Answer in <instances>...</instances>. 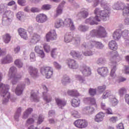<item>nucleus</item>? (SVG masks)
<instances>
[{
    "label": "nucleus",
    "mask_w": 129,
    "mask_h": 129,
    "mask_svg": "<svg viewBox=\"0 0 129 129\" xmlns=\"http://www.w3.org/2000/svg\"><path fill=\"white\" fill-rule=\"evenodd\" d=\"M101 7L104 9V10H101L100 9L97 8L94 10V14L96 16V20L98 22H100L101 20L103 22L108 21L109 20V12H110V8H109V5L105 0H100Z\"/></svg>",
    "instance_id": "f257e3e1"
},
{
    "label": "nucleus",
    "mask_w": 129,
    "mask_h": 129,
    "mask_svg": "<svg viewBox=\"0 0 129 129\" xmlns=\"http://www.w3.org/2000/svg\"><path fill=\"white\" fill-rule=\"evenodd\" d=\"M80 71L84 76H89V75H91V69L89 67L85 64L81 67Z\"/></svg>",
    "instance_id": "2eb2a0df"
},
{
    "label": "nucleus",
    "mask_w": 129,
    "mask_h": 129,
    "mask_svg": "<svg viewBox=\"0 0 129 129\" xmlns=\"http://www.w3.org/2000/svg\"><path fill=\"white\" fill-rule=\"evenodd\" d=\"M40 88L45 90V91L43 92V98L45 102L46 103L51 102V101H52V96H51V94L47 92V91H48L47 87H46L45 85H41L40 86Z\"/></svg>",
    "instance_id": "9d476101"
},
{
    "label": "nucleus",
    "mask_w": 129,
    "mask_h": 129,
    "mask_svg": "<svg viewBox=\"0 0 129 129\" xmlns=\"http://www.w3.org/2000/svg\"><path fill=\"white\" fill-rule=\"evenodd\" d=\"M55 100L58 107L61 109L64 107V106H65V105H66L67 102L64 100H62L59 98H56Z\"/></svg>",
    "instance_id": "a878e982"
},
{
    "label": "nucleus",
    "mask_w": 129,
    "mask_h": 129,
    "mask_svg": "<svg viewBox=\"0 0 129 129\" xmlns=\"http://www.w3.org/2000/svg\"><path fill=\"white\" fill-rule=\"evenodd\" d=\"M30 60L31 62H35V61H36V54L34 52H31L30 53Z\"/></svg>",
    "instance_id": "e2e57ef3"
},
{
    "label": "nucleus",
    "mask_w": 129,
    "mask_h": 129,
    "mask_svg": "<svg viewBox=\"0 0 129 129\" xmlns=\"http://www.w3.org/2000/svg\"><path fill=\"white\" fill-rule=\"evenodd\" d=\"M62 13H63V8H61V5H58L56 9V13L54 14V17L57 18V17H59V16L62 15Z\"/></svg>",
    "instance_id": "4c0bfd02"
},
{
    "label": "nucleus",
    "mask_w": 129,
    "mask_h": 129,
    "mask_svg": "<svg viewBox=\"0 0 129 129\" xmlns=\"http://www.w3.org/2000/svg\"><path fill=\"white\" fill-rule=\"evenodd\" d=\"M109 102L113 105V106H115L116 105H117L118 100H117L115 97V95H112V96L109 98Z\"/></svg>",
    "instance_id": "f704fd0d"
},
{
    "label": "nucleus",
    "mask_w": 129,
    "mask_h": 129,
    "mask_svg": "<svg viewBox=\"0 0 129 129\" xmlns=\"http://www.w3.org/2000/svg\"><path fill=\"white\" fill-rule=\"evenodd\" d=\"M9 77L12 80L13 85L17 84L18 80L21 79V76L19 75H17V68L13 66L9 69Z\"/></svg>",
    "instance_id": "0eeeda50"
},
{
    "label": "nucleus",
    "mask_w": 129,
    "mask_h": 129,
    "mask_svg": "<svg viewBox=\"0 0 129 129\" xmlns=\"http://www.w3.org/2000/svg\"><path fill=\"white\" fill-rule=\"evenodd\" d=\"M84 110H88L89 114H92L93 113H94V110H95L93 107H90V106L85 107Z\"/></svg>",
    "instance_id": "bf43d9fd"
},
{
    "label": "nucleus",
    "mask_w": 129,
    "mask_h": 129,
    "mask_svg": "<svg viewBox=\"0 0 129 129\" xmlns=\"http://www.w3.org/2000/svg\"><path fill=\"white\" fill-rule=\"evenodd\" d=\"M112 37L115 41H118L121 38V31L120 30H115L113 33Z\"/></svg>",
    "instance_id": "c756f323"
},
{
    "label": "nucleus",
    "mask_w": 129,
    "mask_h": 129,
    "mask_svg": "<svg viewBox=\"0 0 129 129\" xmlns=\"http://www.w3.org/2000/svg\"><path fill=\"white\" fill-rule=\"evenodd\" d=\"M110 56L111 57V61H112L110 63L112 66L110 76L111 77L112 79H115L116 80L117 76H116V74H115V71L117 70V68L116 67L117 63L116 61H112V60H114V59L118 56V53H117V51H112L110 52Z\"/></svg>",
    "instance_id": "20e7f679"
},
{
    "label": "nucleus",
    "mask_w": 129,
    "mask_h": 129,
    "mask_svg": "<svg viewBox=\"0 0 129 129\" xmlns=\"http://www.w3.org/2000/svg\"><path fill=\"white\" fill-rule=\"evenodd\" d=\"M124 4L123 2L121 1H117L115 2L112 6L113 10H116L117 11H119L122 10L124 7Z\"/></svg>",
    "instance_id": "5701e85b"
},
{
    "label": "nucleus",
    "mask_w": 129,
    "mask_h": 129,
    "mask_svg": "<svg viewBox=\"0 0 129 129\" xmlns=\"http://www.w3.org/2000/svg\"><path fill=\"white\" fill-rule=\"evenodd\" d=\"M88 29H89V27H88V26L83 25H79L78 28V31H79L80 32H83L84 33L85 32H87V31H88Z\"/></svg>",
    "instance_id": "a19ab883"
},
{
    "label": "nucleus",
    "mask_w": 129,
    "mask_h": 129,
    "mask_svg": "<svg viewBox=\"0 0 129 129\" xmlns=\"http://www.w3.org/2000/svg\"><path fill=\"white\" fill-rule=\"evenodd\" d=\"M43 48L45 52H46V53H49V52H50V45H49L48 44L45 43L43 45Z\"/></svg>",
    "instance_id": "69168bd1"
},
{
    "label": "nucleus",
    "mask_w": 129,
    "mask_h": 129,
    "mask_svg": "<svg viewBox=\"0 0 129 129\" xmlns=\"http://www.w3.org/2000/svg\"><path fill=\"white\" fill-rule=\"evenodd\" d=\"M75 78H76L77 80L79 81L80 83L83 84H85L86 83V80H85V78L82 77L81 75H76L75 76Z\"/></svg>",
    "instance_id": "58836bf2"
},
{
    "label": "nucleus",
    "mask_w": 129,
    "mask_h": 129,
    "mask_svg": "<svg viewBox=\"0 0 129 129\" xmlns=\"http://www.w3.org/2000/svg\"><path fill=\"white\" fill-rule=\"evenodd\" d=\"M74 124L78 128H85L88 125V122L85 119H78L74 122Z\"/></svg>",
    "instance_id": "ddd939ff"
},
{
    "label": "nucleus",
    "mask_w": 129,
    "mask_h": 129,
    "mask_svg": "<svg viewBox=\"0 0 129 129\" xmlns=\"http://www.w3.org/2000/svg\"><path fill=\"white\" fill-rule=\"evenodd\" d=\"M40 73L47 79H50L53 76V68L50 67H43L40 69Z\"/></svg>",
    "instance_id": "1a4fd4ad"
},
{
    "label": "nucleus",
    "mask_w": 129,
    "mask_h": 129,
    "mask_svg": "<svg viewBox=\"0 0 129 129\" xmlns=\"http://www.w3.org/2000/svg\"><path fill=\"white\" fill-rule=\"evenodd\" d=\"M89 93L90 95H91V96H94V95L96 94V89L90 88L89 90Z\"/></svg>",
    "instance_id": "338daca9"
},
{
    "label": "nucleus",
    "mask_w": 129,
    "mask_h": 129,
    "mask_svg": "<svg viewBox=\"0 0 129 129\" xmlns=\"http://www.w3.org/2000/svg\"><path fill=\"white\" fill-rule=\"evenodd\" d=\"M12 36L9 33H7L3 36V41L5 44H9L11 42Z\"/></svg>",
    "instance_id": "c9c22d12"
},
{
    "label": "nucleus",
    "mask_w": 129,
    "mask_h": 129,
    "mask_svg": "<svg viewBox=\"0 0 129 129\" xmlns=\"http://www.w3.org/2000/svg\"><path fill=\"white\" fill-rule=\"evenodd\" d=\"M30 84H31V80L30 79L26 78L24 80V84L21 83L17 85L15 90L16 94H17V95H21V94L23 93V91H24L25 86H26V85H30Z\"/></svg>",
    "instance_id": "6e6552de"
},
{
    "label": "nucleus",
    "mask_w": 129,
    "mask_h": 129,
    "mask_svg": "<svg viewBox=\"0 0 129 129\" xmlns=\"http://www.w3.org/2000/svg\"><path fill=\"white\" fill-rule=\"evenodd\" d=\"M2 79H3V74L0 73V82L2 81ZM9 89H10L9 85L0 84V94L3 97V104H7L11 98V94L9 92Z\"/></svg>",
    "instance_id": "f03ea898"
},
{
    "label": "nucleus",
    "mask_w": 129,
    "mask_h": 129,
    "mask_svg": "<svg viewBox=\"0 0 129 129\" xmlns=\"http://www.w3.org/2000/svg\"><path fill=\"white\" fill-rule=\"evenodd\" d=\"M97 20H96V16L94 18L93 17H91L87 19L86 20H85V24H89V25H91V26H92L93 25H97Z\"/></svg>",
    "instance_id": "cd10ccee"
},
{
    "label": "nucleus",
    "mask_w": 129,
    "mask_h": 129,
    "mask_svg": "<svg viewBox=\"0 0 129 129\" xmlns=\"http://www.w3.org/2000/svg\"><path fill=\"white\" fill-rule=\"evenodd\" d=\"M15 64L18 68H22L24 65L23 61L20 59H16L15 61Z\"/></svg>",
    "instance_id": "4d7b16f0"
},
{
    "label": "nucleus",
    "mask_w": 129,
    "mask_h": 129,
    "mask_svg": "<svg viewBox=\"0 0 129 129\" xmlns=\"http://www.w3.org/2000/svg\"><path fill=\"white\" fill-rule=\"evenodd\" d=\"M59 54H60V53L58 52L57 48H53L51 51V56L52 58H54V59L56 58L57 56H59Z\"/></svg>",
    "instance_id": "09e8293b"
},
{
    "label": "nucleus",
    "mask_w": 129,
    "mask_h": 129,
    "mask_svg": "<svg viewBox=\"0 0 129 129\" xmlns=\"http://www.w3.org/2000/svg\"><path fill=\"white\" fill-rule=\"evenodd\" d=\"M82 52L84 56H92L93 55V52L91 50H86Z\"/></svg>",
    "instance_id": "0e129e2a"
},
{
    "label": "nucleus",
    "mask_w": 129,
    "mask_h": 129,
    "mask_svg": "<svg viewBox=\"0 0 129 129\" xmlns=\"http://www.w3.org/2000/svg\"><path fill=\"white\" fill-rule=\"evenodd\" d=\"M52 8V6L49 4H44L41 7L42 11H49Z\"/></svg>",
    "instance_id": "13d9d810"
},
{
    "label": "nucleus",
    "mask_w": 129,
    "mask_h": 129,
    "mask_svg": "<svg viewBox=\"0 0 129 129\" xmlns=\"http://www.w3.org/2000/svg\"><path fill=\"white\" fill-rule=\"evenodd\" d=\"M21 112H22V108L19 107L16 110V112L14 115V118L17 121H19V117H20V116L21 115Z\"/></svg>",
    "instance_id": "8fccbe9b"
},
{
    "label": "nucleus",
    "mask_w": 129,
    "mask_h": 129,
    "mask_svg": "<svg viewBox=\"0 0 129 129\" xmlns=\"http://www.w3.org/2000/svg\"><path fill=\"white\" fill-rule=\"evenodd\" d=\"M69 94L71 96H79L80 94L76 90H73L69 91Z\"/></svg>",
    "instance_id": "6e6d98bb"
},
{
    "label": "nucleus",
    "mask_w": 129,
    "mask_h": 129,
    "mask_svg": "<svg viewBox=\"0 0 129 129\" xmlns=\"http://www.w3.org/2000/svg\"><path fill=\"white\" fill-rule=\"evenodd\" d=\"M2 64H9L13 62V57L11 55H7L1 60Z\"/></svg>",
    "instance_id": "7c9ffc66"
},
{
    "label": "nucleus",
    "mask_w": 129,
    "mask_h": 129,
    "mask_svg": "<svg viewBox=\"0 0 129 129\" xmlns=\"http://www.w3.org/2000/svg\"><path fill=\"white\" fill-rule=\"evenodd\" d=\"M97 64L99 65V66H101L102 65H104L106 63V59L104 57H99L96 61Z\"/></svg>",
    "instance_id": "49530a36"
},
{
    "label": "nucleus",
    "mask_w": 129,
    "mask_h": 129,
    "mask_svg": "<svg viewBox=\"0 0 129 129\" xmlns=\"http://www.w3.org/2000/svg\"><path fill=\"white\" fill-rule=\"evenodd\" d=\"M69 27L71 31H74L75 30V25L73 22V20L70 18H66L63 21L62 19L58 18L54 22V27L56 29L62 28V27Z\"/></svg>",
    "instance_id": "7ed1b4c3"
},
{
    "label": "nucleus",
    "mask_w": 129,
    "mask_h": 129,
    "mask_svg": "<svg viewBox=\"0 0 129 129\" xmlns=\"http://www.w3.org/2000/svg\"><path fill=\"white\" fill-rule=\"evenodd\" d=\"M36 21L39 24H44V23H46V21H48V16L43 13L39 14L36 16Z\"/></svg>",
    "instance_id": "4468645a"
},
{
    "label": "nucleus",
    "mask_w": 129,
    "mask_h": 129,
    "mask_svg": "<svg viewBox=\"0 0 129 129\" xmlns=\"http://www.w3.org/2000/svg\"><path fill=\"white\" fill-rule=\"evenodd\" d=\"M89 15L88 9L82 8L81 11L77 14V18H83L84 19H85L88 17Z\"/></svg>",
    "instance_id": "f3484780"
},
{
    "label": "nucleus",
    "mask_w": 129,
    "mask_h": 129,
    "mask_svg": "<svg viewBox=\"0 0 129 129\" xmlns=\"http://www.w3.org/2000/svg\"><path fill=\"white\" fill-rule=\"evenodd\" d=\"M121 33L122 37H123V39L125 40V45L128 47L129 46V30L125 29L123 30Z\"/></svg>",
    "instance_id": "a211bd4d"
},
{
    "label": "nucleus",
    "mask_w": 129,
    "mask_h": 129,
    "mask_svg": "<svg viewBox=\"0 0 129 129\" xmlns=\"http://www.w3.org/2000/svg\"><path fill=\"white\" fill-rule=\"evenodd\" d=\"M80 42H81V39H80V37L79 36H77L75 38V41L74 42V45L76 47H78L80 45Z\"/></svg>",
    "instance_id": "5fc2aeb1"
},
{
    "label": "nucleus",
    "mask_w": 129,
    "mask_h": 129,
    "mask_svg": "<svg viewBox=\"0 0 129 129\" xmlns=\"http://www.w3.org/2000/svg\"><path fill=\"white\" fill-rule=\"evenodd\" d=\"M127 92V90L125 89V88L122 87L120 88L118 90V94L120 96H123V95H124V94H125V93H126Z\"/></svg>",
    "instance_id": "603ef678"
},
{
    "label": "nucleus",
    "mask_w": 129,
    "mask_h": 129,
    "mask_svg": "<svg viewBox=\"0 0 129 129\" xmlns=\"http://www.w3.org/2000/svg\"><path fill=\"white\" fill-rule=\"evenodd\" d=\"M72 115L73 117H75V118H80V117H81V114L76 110L73 111Z\"/></svg>",
    "instance_id": "864d4df0"
},
{
    "label": "nucleus",
    "mask_w": 129,
    "mask_h": 129,
    "mask_svg": "<svg viewBox=\"0 0 129 129\" xmlns=\"http://www.w3.org/2000/svg\"><path fill=\"white\" fill-rule=\"evenodd\" d=\"M108 47L110 50L115 51L117 50V43L114 40L110 41L108 43Z\"/></svg>",
    "instance_id": "2f4dec72"
},
{
    "label": "nucleus",
    "mask_w": 129,
    "mask_h": 129,
    "mask_svg": "<svg viewBox=\"0 0 129 129\" xmlns=\"http://www.w3.org/2000/svg\"><path fill=\"white\" fill-rule=\"evenodd\" d=\"M70 55H71L72 57H73V58H76L79 60H81V59L83 58L82 53L74 50H72L71 51Z\"/></svg>",
    "instance_id": "6ab92c4d"
},
{
    "label": "nucleus",
    "mask_w": 129,
    "mask_h": 129,
    "mask_svg": "<svg viewBox=\"0 0 129 129\" xmlns=\"http://www.w3.org/2000/svg\"><path fill=\"white\" fill-rule=\"evenodd\" d=\"M66 63L70 69H78L79 68V64L77 61L73 58H68L66 60Z\"/></svg>",
    "instance_id": "f8f14e48"
},
{
    "label": "nucleus",
    "mask_w": 129,
    "mask_h": 129,
    "mask_svg": "<svg viewBox=\"0 0 129 129\" xmlns=\"http://www.w3.org/2000/svg\"><path fill=\"white\" fill-rule=\"evenodd\" d=\"M107 33L105 30V28L102 26H100L97 28V29H94L90 31V35L86 36V39H90V37H98L99 38H105L106 36Z\"/></svg>",
    "instance_id": "39448f33"
},
{
    "label": "nucleus",
    "mask_w": 129,
    "mask_h": 129,
    "mask_svg": "<svg viewBox=\"0 0 129 129\" xmlns=\"http://www.w3.org/2000/svg\"><path fill=\"white\" fill-rule=\"evenodd\" d=\"M71 82V79L68 75L63 76L62 80L61 83L63 85H66V84H68V83H70Z\"/></svg>",
    "instance_id": "e433bc0d"
},
{
    "label": "nucleus",
    "mask_w": 129,
    "mask_h": 129,
    "mask_svg": "<svg viewBox=\"0 0 129 129\" xmlns=\"http://www.w3.org/2000/svg\"><path fill=\"white\" fill-rule=\"evenodd\" d=\"M16 17L19 21L22 22L25 19V14L23 12H19L16 14Z\"/></svg>",
    "instance_id": "79ce46f5"
},
{
    "label": "nucleus",
    "mask_w": 129,
    "mask_h": 129,
    "mask_svg": "<svg viewBox=\"0 0 129 129\" xmlns=\"http://www.w3.org/2000/svg\"><path fill=\"white\" fill-rule=\"evenodd\" d=\"M68 2L71 4L72 6L74 7V8H75L76 9H77V8H79V5H78L75 1L74 0H68Z\"/></svg>",
    "instance_id": "052dcab7"
},
{
    "label": "nucleus",
    "mask_w": 129,
    "mask_h": 129,
    "mask_svg": "<svg viewBox=\"0 0 129 129\" xmlns=\"http://www.w3.org/2000/svg\"><path fill=\"white\" fill-rule=\"evenodd\" d=\"M105 88H106L105 85L99 86L98 87V91H99L100 93H102V92L105 90Z\"/></svg>",
    "instance_id": "774afa93"
},
{
    "label": "nucleus",
    "mask_w": 129,
    "mask_h": 129,
    "mask_svg": "<svg viewBox=\"0 0 129 129\" xmlns=\"http://www.w3.org/2000/svg\"><path fill=\"white\" fill-rule=\"evenodd\" d=\"M43 121H44V116H43L42 114H40L39 115L37 118V123L38 124H41Z\"/></svg>",
    "instance_id": "680f3d73"
},
{
    "label": "nucleus",
    "mask_w": 129,
    "mask_h": 129,
    "mask_svg": "<svg viewBox=\"0 0 129 129\" xmlns=\"http://www.w3.org/2000/svg\"><path fill=\"white\" fill-rule=\"evenodd\" d=\"M112 94H111V92L110 91L107 90L104 93H103L102 98L103 99H106V98H108V97H110L111 96H112Z\"/></svg>",
    "instance_id": "c03bdc74"
},
{
    "label": "nucleus",
    "mask_w": 129,
    "mask_h": 129,
    "mask_svg": "<svg viewBox=\"0 0 129 129\" xmlns=\"http://www.w3.org/2000/svg\"><path fill=\"white\" fill-rule=\"evenodd\" d=\"M97 73L102 77H106V76H107L108 73H109V71L107 67H102L98 68Z\"/></svg>",
    "instance_id": "dca6fc26"
},
{
    "label": "nucleus",
    "mask_w": 129,
    "mask_h": 129,
    "mask_svg": "<svg viewBox=\"0 0 129 129\" xmlns=\"http://www.w3.org/2000/svg\"><path fill=\"white\" fill-rule=\"evenodd\" d=\"M35 51L36 53L38 54V56L43 59V58H45V52H44V50L42 49L41 46L39 45H37L35 47Z\"/></svg>",
    "instance_id": "412c9836"
},
{
    "label": "nucleus",
    "mask_w": 129,
    "mask_h": 129,
    "mask_svg": "<svg viewBox=\"0 0 129 129\" xmlns=\"http://www.w3.org/2000/svg\"><path fill=\"white\" fill-rule=\"evenodd\" d=\"M95 46L96 49H99V50H102L104 48V44L99 41H95Z\"/></svg>",
    "instance_id": "de8ad7c7"
},
{
    "label": "nucleus",
    "mask_w": 129,
    "mask_h": 129,
    "mask_svg": "<svg viewBox=\"0 0 129 129\" xmlns=\"http://www.w3.org/2000/svg\"><path fill=\"white\" fill-rule=\"evenodd\" d=\"M2 24L3 26H8L13 22L14 13L10 10H6L3 13Z\"/></svg>",
    "instance_id": "423d86ee"
},
{
    "label": "nucleus",
    "mask_w": 129,
    "mask_h": 129,
    "mask_svg": "<svg viewBox=\"0 0 129 129\" xmlns=\"http://www.w3.org/2000/svg\"><path fill=\"white\" fill-rule=\"evenodd\" d=\"M29 74L33 78H37L39 76V71L37 69L33 68L32 67H30L28 69Z\"/></svg>",
    "instance_id": "aec40b11"
},
{
    "label": "nucleus",
    "mask_w": 129,
    "mask_h": 129,
    "mask_svg": "<svg viewBox=\"0 0 129 129\" xmlns=\"http://www.w3.org/2000/svg\"><path fill=\"white\" fill-rule=\"evenodd\" d=\"M33 112V109L29 108L28 109H27L24 113L23 114V118H28V117H29V115H30V114H31V113H32V112Z\"/></svg>",
    "instance_id": "37998d69"
},
{
    "label": "nucleus",
    "mask_w": 129,
    "mask_h": 129,
    "mask_svg": "<svg viewBox=\"0 0 129 129\" xmlns=\"http://www.w3.org/2000/svg\"><path fill=\"white\" fill-rule=\"evenodd\" d=\"M85 103H90L91 105H94L95 107H97V104H96V101L95 99L93 98H86L84 99Z\"/></svg>",
    "instance_id": "473e14b6"
},
{
    "label": "nucleus",
    "mask_w": 129,
    "mask_h": 129,
    "mask_svg": "<svg viewBox=\"0 0 129 129\" xmlns=\"http://www.w3.org/2000/svg\"><path fill=\"white\" fill-rule=\"evenodd\" d=\"M95 45V40L89 41L88 43H83L82 45V47H84L85 49H88L89 50H91L93 49L94 46Z\"/></svg>",
    "instance_id": "4be33fe9"
},
{
    "label": "nucleus",
    "mask_w": 129,
    "mask_h": 129,
    "mask_svg": "<svg viewBox=\"0 0 129 129\" xmlns=\"http://www.w3.org/2000/svg\"><path fill=\"white\" fill-rule=\"evenodd\" d=\"M7 9H8V4H1L0 5V14L5 13V12L7 11Z\"/></svg>",
    "instance_id": "3c124183"
},
{
    "label": "nucleus",
    "mask_w": 129,
    "mask_h": 129,
    "mask_svg": "<svg viewBox=\"0 0 129 129\" xmlns=\"http://www.w3.org/2000/svg\"><path fill=\"white\" fill-rule=\"evenodd\" d=\"M18 33L22 39H24V40H28V34H27V30L23 28H20L18 30Z\"/></svg>",
    "instance_id": "c85d7f7f"
},
{
    "label": "nucleus",
    "mask_w": 129,
    "mask_h": 129,
    "mask_svg": "<svg viewBox=\"0 0 129 129\" xmlns=\"http://www.w3.org/2000/svg\"><path fill=\"white\" fill-rule=\"evenodd\" d=\"M41 40V35H38L37 33H34L32 37L31 38V39L30 40V43L32 44H37L39 41Z\"/></svg>",
    "instance_id": "bb28decb"
},
{
    "label": "nucleus",
    "mask_w": 129,
    "mask_h": 129,
    "mask_svg": "<svg viewBox=\"0 0 129 129\" xmlns=\"http://www.w3.org/2000/svg\"><path fill=\"white\" fill-rule=\"evenodd\" d=\"M104 116H105L104 113L103 112H100L95 116L94 120L96 122H101L102 121H103Z\"/></svg>",
    "instance_id": "b1692460"
},
{
    "label": "nucleus",
    "mask_w": 129,
    "mask_h": 129,
    "mask_svg": "<svg viewBox=\"0 0 129 129\" xmlns=\"http://www.w3.org/2000/svg\"><path fill=\"white\" fill-rule=\"evenodd\" d=\"M122 10V15L124 17H126V16H129V5L125 6L124 4V7L123 8Z\"/></svg>",
    "instance_id": "ea45409f"
},
{
    "label": "nucleus",
    "mask_w": 129,
    "mask_h": 129,
    "mask_svg": "<svg viewBox=\"0 0 129 129\" xmlns=\"http://www.w3.org/2000/svg\"><path fill=\"white\" fill-rule=\"evenodd\" d=\"M31 99L32 101H34L35 102H39V98L38 97V95L37 93L32 92L31 94Z\"/></svg>",
    "instance_id": "a18cd8bd"
},
{
    "label": "nucleus",
    "mask_w": 129,
    "mask_h": 129,
    "mask_svg": "<svg viewBox=\"0 0 129 129\" xmlns=\"http://www.w3.org/2000/svg\"><path fill=\"white\" fill-rule=\"evenodd\" d=\"M47 42L57 40V36L55 29H51L45 36Z\"/></svg>",
    "instance_id": "9b49d317"
},
{
    "label": "nucleus",
    "mask_w": 129,
    "mask_h": 129,
    "mask_svg": "<svg viewBox=\"0 0 129 129\" xmlns=\"http://www.w3.org/2000/svg\"><path fill=\"white\" fill-rule=\"evenodd\" d=\"M74 36V34L73 32H71L67 33L64 35L65 43H70V42H72Z\"/></svg>",
    "instance_id": "393cba45"
},
{
    "label": "nucleus",
    "mask_w": 129,
    "mask_h": 129,
    "mask_svg": "<svg viewBox=\"0 0 129 129\" xmlns=\"http://www.w3.org/2000/svg\"><path fill=\"white\" fill-rule=\"evenodd\" d=\"M71 103L73 107H78L80 105V100L78 98H74L71 101Z\"/></svg>",
    "instance_id": "72a5a7b5"
}]
</instances>
